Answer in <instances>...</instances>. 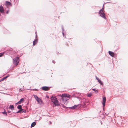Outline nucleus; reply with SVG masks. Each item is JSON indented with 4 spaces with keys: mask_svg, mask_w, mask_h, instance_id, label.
<instances>
[{
    "mask_svg": "<svg viewBox=\"0 0 128 128\" xmlns=\"http://www.w3.org/2000/svg\"><path fill=\"white\" fill-rule=\"evenodd\" d=\"M28 104V103H27V104Z\"/></svg>",
    "mask_w": 128,
    "mask_h": 128,
    "instance_id": "50",
    "label": "nucleus"
},
{
    "mask_svg": "<svg viewBox=\"0 0 128 128\" xmlns=\"http://www.w3.org/2000/svg\"><path fill=\"white\" fill-rule=\"evenodd\" d=\"M24 90V89H22V88H20L19 89V91L20 92H23Z\"/></svg>",
    "mask_w": 128,
    "mask_h": 128,
    "instance_id": "36",
    "label": "nucleus"
},
{
    "mask_svg": "<svg viewBox=\"0 0 128 128\" xmlns=\"http://www.w3.org/2000/svg\"><path fill=\"white\" fill-rule=\"evenodd\" d=\"M62 107L64 108H65V110H67L68 109V107H67L65 106H64V105H63L62 104Z\"/></svg>",
    "mask_w": 128,
    "mask_h": 128,
    "instance_id": "26",
    "label": "nucleus"
},
{
    "mask_svg": "<svg viewBox=\"0 0 128 128\" xmlns=\"http://www.w3.org/2000/svg\"><path fill=\"white\" fill-rule=\"evenodd\" d=\"M76 105H74V106L70 107H68V109H74L76 108Z\"/></svg>",
    "mask_w": 128,
    "mask_h": 128,
    "instance_id": "17",
    "label": "nucleus"
},
{
    "mask_svg": "<svg viewBox=\"0 0 128 128\" xmlns=\"http://www.w3.org/2000/svg\"><path fill=\"white\" fill-rule=\"evenodd\" d=\"M103 110H104V108H103Z\"/></svg>",
    "mask_w": 128,
    "mask_h": 128,
    "instance_id": "54",
    "label": "nucleus"
},
{
    "mask_svg": "<svg viewBox=\"0 0 128 128\" xmlns=\"http://www.w3.org/2000/svg\"><path fill=\"white\" fill-rule=\"evenodd\" d=\"M95 77L96 78V80L97 79V78H98L96 76H95Z\"/></svg>",
    "mask_w": 128,
    "mask_h": 128,
    "instance_id": "45",
    "label": "nucleus"
},
{
    "mask_svg": "<svg viewBox=\"0 0 128 128\" xmlns=\"http://www.w3.org/2000/svg\"><path fill=\"white\" fill-rule=\"evenodd\" d=\"M36 122H32L31 125V128H32L34 127L35 125H36Z\"/></svg>",
    "mask_w": 128,
    "mask_h": 128,
    "instance_id": "20",
    "label": "nucleus"
},
{
    "mask_svg": "<svg viewBox=\"0 0 128 128\" xmlns=\"http://www.w3.org/2000/svg\"><path fill=\"white\" fill-rule=\"evenodd\" d=\"M66 94H63L62 95L60 94L59 95V96L60 97V99H62V98H65V96H66Z\"/></svg>",
    "mask_w": 128,
    "mask_h": 128,
    "instance_id": "15",
    "label": "nucleus"
},
{
    "mask_svg": "<svg viewBox=\"0 0 128 128\" xmlns=\"http://www.w3.org/2000/svg\"><path fill=\"white\" fill-rule=\"evenodd\" d=\"M4 111L2 112V113L5 116H7L8 115L7 112H6V110L4 109Z\"/></svg>",
    "mask_w": 128,
    "mask_h": 128,
    "instance_id": "18",
    "label": "nucleus"
},
{
    "mask_svg": "<svg viewBox=\"0 0 128 128\" xmlns=\"http://www.w3.org/2000/svg\"><path fill=\"white\" fill-rule=\"evenodd\" d=\"M4 54L7 55H13L15 52L13 50V49L12 48H10L6 50L4 52Z\"/></svg>",
    "mask_w": 128,
    "mask_h": 128,
    "instance_id": "3",
    "label": "nucleus"
},
{
    "mask_svg": "<svg viewBox=\"0 0 128 128\" xmlns=\"http://www.w3.org/2000/svg\"><path fill=\"white\" fill-rule=\"evenodd\" d=\"M9 12H10V10H7L6 12V14H8L9 13Z\"/></svg>",
    "mask_w": 128,
    "mask_h": 128,
    "instance_id": "38",
    "label": "nucleus"
},
{
    "mask_svg": "<svg viewBox=\"0 0 128 128\" xmlns=\"http://www.w3.org/2000/svg\"><path fill=\"white\" fill-rule=\"evenodd\" d=\"M101 110H100V112H101Z\"/></svg>",
    "mask_w": 128,
    "mask_h": 128,
    "instance_id": "52",
    "label": "nucleus"
},
{
    "mask_svg": "<svg viewBox=\"0 0 128 128\" xmlns=\"http://www.w3.org/2000/svg\"><path fill=\"white\" fill-rule=\"evenodd\" d=\"M35 34L36 35V34H37V33L36 32H35Z\"/></svg>",
    "mask_w": 128,
    "mask_h": 128,
    "instance_id": "48",
    "label": "nucleus"
},
{
    "mask_svg": "<svg viewBox=\"0 0 128 128\" xmlns=\"http://www.w3.org/2000/svg\"><path fill=\"white\" fill-rule=\"evenodd\" d=\"M76 106V108L80 107L82 106V105L81 104H77Z\"/></svg>",
    "mask_w": 128,
    "mask_h": 128,
    "instance_id": "34",
    "label": "nucleus"
},
{
    "mask_svg": "<svg viewBox=\"0 0 128 128\" xmlns=\"http://www.w3.org/2000/svg\"><path fill=\"white\" fill-rule=\"evenodd\" d=\"M80 95H79L78 96H75V97L77 98L80 101L81 100V98H80Z\"/></svg>",
    "mask_w": 128,
    "mask_h": 128,
    "instance_id": "29",
    "label": "nucleus"
},
{
    "mask_svg": "<svg viewBox=\"0 0 128 128\" xmlns=\"http://www.w3.org/2000/svg\"><path fill=\"white\" fill-rule=\"evenodd\" d=\"M96 80H97L98 82L100 80L98 78H97V79H96Z\"/></svg>",
    "mask_w": 128,
    "mask_h": 128,
    "instance_id": "39",
    "label": "nucleus"
},
{
    "mask_svg": "<svg viewBox=\"0 0 128 128\" xmlns=\"http://www.w3.org/2000/svg\"><path fill=\"white\" fill-rule=\"evenodd\" d=\"M10 76V74H8L6 76H4V77L3 78H2L0 80V82H1V81H2L3 80H4L6 79L8 77H9Z\"/></svg>",
    "mask_w": 128,
    "mask_h": 128,
    "instance_id": "12",
    "label": "nucleus"
},
{
    "mask_svg": "<svg viewBox=\"0 0 128 128\" xmlns=\"http://www.w3.org/2000/svg\"><path fill=\"white\" fill-rule=\"evenodd\" d=\"M26 110H25V109H22L19 110H18L17 112H14V113L15 114H18L19 113H23V112L25 113H26Z\"/></svg>",
    "mask_w": 128,
    "mask_h": 128,
    "instance_id": "9",
    "label": "nucleus"
},
{
    "mask_svg": "<svg viewBox=\"0 0 128 128\" xmlns=\"http://www.w3.org/2000/svg\"><path fill=\"white\" fill-rule=\"evenodd\" d=\"M1 13H2V14L3 15H4V14H5V12H4V11H3V12H2Z\"/></svg>",
    "mask_w": 128,
    "mask_h": 128,
    "instance_id": "42",
    "label": "nucleus"
},
{
    "mask_svg": "<svg viewBox=\"0 0 128 128\" xmlns=\"http://www.w3.org/2000/svg\"><path fill=\"white\" fill-rule=\"evenodd\" d=\"M100 121V123H101V124L102 125V121L101 120Z\"/></svg>",
    "mask_w": 128,
    "mask_h": 128,
    "instance_id": "44",
    "label": "nucleus"
},
{
    "mask_svg": "<svg viewBox=\"0 0 128 128\" xmlns=\"http://www.w3.org/2000/svg\"><path fill=\"white\" fill-rule=\"evenodd\" d=\"M6 5L7 6H12V4L10 2L6 1Z\"/></svg>",
    "mask_w": 128,
    "mask_h": 128,
    "instance_id": "14",
    "label": "nucleus"
},
{
    "mask_svg": "<svg viewBox=\"0 0 128 128\" xmlns=\"http://www.w3.org/2000/svg\"><path fill=\"white\" fill-rule=\"evenodd\" d=\"M4 32L6 34H8V31L6 29H4Z\"/></svg>",
    "mask_w": 128,
    "mask_h": 128,
    "instance_id": "25",
    "label": "nucleus"
},
{
    "mask_svg": "<svg viewBox=\"0 0 128 128\" xmlns=\"http://www.w3.org/2000/svg\"><path fill=\"white\" fill-rule=\"evenodd\" d=\"M38 38H35L34 39V40L33 42V45L34 46L38 42Z\"/></svg>",
    "mask_w": 128,
    "mask_h": 128,
    "instance_id": "13",
    "label": "nucleus"
},
{
    "mask_svg": "<svg viewBox=\"0 0 128 128\" xmlns=\"http://www.w3.org/2000/svg\"><path fill=\"white\" fill-rule=\"evenodd\" d=\"M104 5H103L102 8L100 10L98 13L100 17L107 20V19L104 13L105 12L104 8L103 9H102Z\"/></svg>",
    "mask_w": 128,
    "mask_h": 128,
    "instance_id": "2",
    "label": "nucleus"
},
{
    "mask_svg": "<svg viewBox=\"0 0 128 128\" xmlns=\"http://www.w3.org/2000/svg\"><path fill=\"white\" fill-rule=\"evenodd\" d=\"M19 0H15V1H16V2H17V4H18V2H19Z\"/></svg>",
    "mask_w": 128,
    "mask_h": 128,
    "instance_id": "41",
    "label": "nucleus"
},
{
    "mask_svg": "<svg viewBox=\"0 0 128 128\" xmlns=\"http://www.w3.org/2000/svg\"><path fill=\"white\" fill-rule=\"evenodd\" d=\"M4 11V8L3 6H2V7H1L0 8V12L2 13Z\"/></svg>",
    "mask_w": 128,
    "mask_h": 128,
    "instance_id": "23",
    "label": "nucleus"
},
{
    "mask_svg": "<svg viewBox=\"0 0 128 128\" xmlns=\"http://www.w3.org/2000/svg\"><path fill=\"white\" fill-rule=\"evenodd\" d=\"M62 100V102L64 103V104H65L66 101L68 100V99H66V98H62V99H61Z\"/></svg>",
    "mask_w": 128,
    "mask_h": 128,
    "instance_id": "16",
    "label": "nucleus"
},
{
    "mask_svg": "<svg viewBox=\"0 0 128 128\" xmlns=\"http://www.w3.org/2000/svg\"><path fill=\"white\" fill-rule=\"evenodd\" d=\"M108 3H111V2H108Z\"/></svg>",
    "mask_w": 128,
    "mask_h": 128,
    "instance_id": "53",
    "label": "nucleus"
},
{
    "mask_svg": "<svg viewBox=\"0 0 128 128\" xmlns=\"http://www.w3.org/2000/svg\"><path fill=\"white\" fill-rule=\"evenodd\" d=\"M24 101V98H21L20 100L18 102L15 103V105H16L17 104H20L22 103H23Z\"/></svg>",
    "mask_w": 128,
    "mask_h": 128,
    "instance_id": "11",
    "label": "nucleus"
},
{
    "mask_svg": "<svg viewBox=\"0 0 128 128\" xmlns=\"http://www.w3.org/2000/svg\"><path fill=\"white\" fill-rule=\"evenodd\" d=\"M66 96H65V98H66V99H68V100L69 99V98L70 97V95L68 94H66Z\"/></svg>",
    "mask_w": 128,
    "mask_h": 128,
    "instance_id": "21",
    "label": "nucleus"
},
{
    "mask_svg": "<svg viewBox=\"0 0 128 128\" xmlns=\"http://www.w3.org/2000/svg\"><path fill=\"white\" fill-rule=\"evenodd\" d=\"M4 54V52L0 53V57L2 56Z\"/></svg>",
    "mask_w": 128,
    "mask_h": 128,
    "instance_id": "35",
    "label": "nucleus"
},
{
    "mask_svg": "<svg viewBox=\"0 0 128 128\" xmlns=\"http://www.w3.org/2000/svg\"><path fill=\"white\" fill-rule=\"evenodd\" d=\"M33 96L34 98L37 101L38 103V104H41L42 102V100L40 98L36 95L35 94H34Z\"/></svg>",
    "mask_w": 128,
    "mask_h": 128,
    "instance_id": "5",
    "label": "nucleus"
},
{
    "mask_svg": "<svg viewBox=\"0 0 128 128\" xmlns=\"http://www.w3.org/2000/svg\"><path fill=\"white\" fill-rule=\"evenodd\" d=\"M58 53H59V52H57L56 53V54H58Z\"/></svg>",
    "mask_w": 128,
    "mask_h": 128,
    "instance_id": "47",
    "label": "nucleus"
},
{
    "mask_svg": "<svg viewBox=\"0 0 128 128\" xmlns=\"http://www.w3.org/2000/svg\"><path fill=\"white\" fill-rule=\"evenodd\" d=\"M50 99L51 100V101L52 102L53 107H55L58 106H60L62 105V104L61 103H59L58 100L55 96L54 97L53 96H52Z\"/></svg>",
    "mask_w": 128,
    "mask_h": 128,
    "instance_id": "1",
    "label": "nucleus"
},
{
    "mask_svg": "<svg viewBox=\"0 0 128 128\" xmlns=\"http://www.w3.org/2000/svg\"><path fill=\"white\" fill-rule=\"evenodd\" d=\"M13 64L16 66H17L19 63V58L18 57H16L14 58L13 59Z\"/></svg>",
    "mask_w": 128,
    "mask_h": 128,
    "instance_id": "4",
    "label": "nucleus"
},
{
    "mask_svg": "<svg viewBox=\"0 0 128 128\" xmlns=\"http://www.w3.org/2000/svg\"><path fill=\"white\" fill-rule=\"evenodd\" d=\"M51 87V86L50 87L48 86H44L41 87L40 89L43 90L47 91L50 90V88Z\"/></svg>",
    "mask_w": 128,
    "mask_h": 128,
    "instance_id": "7",
    "label": "nucleus"
},
{
    "mask_svg": "<svg viewBox=\"0 0 128 128\" xmlns=\"http://www.w3.org/2000/svg\"><path fill=\"white\" fill-rule=\"evenodd\" d=\"M67 44V46H68V44Z\"/></svg>",
    "mask_w": 128,
    "mask_h": 128,
    "instance_id": "51",
    "label": "nucleus"
},
{
    "mask_svg": "<svg viewBox=\"0 0 128 128\" xmlns=\"http://www.w3.org/2000/svg\"><path fill=\"white\" fill-rule=\"evenodd\" d=\"M37 36V34H36V37Z\"/></svg>",
    "mask_w": 128,
    "mask_h": 128,
    "instance_id": "46",
    "label": "nucleus"
},
{
    "mask_svg": "<svg viewBox=\"0 0 128 128\" xmlns=\"http://www.w3.org/2000/svg\"><path fill=\"white\" fill-rule=\"evenodd\" d=\"M108 53L111 56L114 58L115 59L116 58L117 54L116 53H115L114 52L110 51H108Z\"/></svg>",
    "mask_w": 128,
    "mask_h": 128,
    "instance_id": "6",
    "label": "nucleus"
},
{
    "mask_svg": "<svg viewBox=\"0 0 128 128\" xmlns=\"http://www.w3.org/2000/svg\"><path fill=\"white\" fill-rule=\"evenodd\" d=\"M8 108L12 110H14V109L13 105H10L9 106Z\"/></svg>",
    "mask_w": 128,
    "mask_h": 128,
    "instance_id": "19",
    "label": "nucleus"
},
{
    "mask_svg": "<svg viewBox=\"0 0 128 128\" xmlns=\"http://www.w3.org/2000/svg\"><path fill=\"white\" fill-rule=\"evenodd\" d=\"M26 90H34H34H38V89H37L36 88H34V89H30V88H28V89L27 88L26 89Z\"/></svg>",
    "mask_w": 128,
    "mask_h": 128,
    "instance_id": "32",
    "label": "nucleus"
},
{
    "mask_svg": "<svg viewBox=\"0 0 128 128\" xmlns=\"http://www.w3.org/2000/svg\"><path fill=\"white\" fill-rule=\"evenodd\" d=\"M106 101V98L105 96H104L102 97V106L104 107L105 106V103Z\"/></svg>",
    "mask_w": 128,
    "mask_h": 128,
    "instance_id": "8",
    "label": "nucleus"
},
{
    "mask_svg": "<svg viewBox=\"0 0 128 128\" xmlns=\"http://www.w3.org/2000/svg\"><path fill=\"white\" fill-rule=\"evenodd\" d=\"M104 90V89H103V90Z\"/></svg>",
    "mask_w": 128,
    "mask_h": 128,
    "instance_id": "55",
    "label": "nucleus"
},
{
    "mask_svg": "<svg viewBox=\"0 0 128 128\" xmlns=\"http://www.w3.org/2000/svg\"><path fill=\"white\" fill-rule=\"evenodd\" d=\"M75 96H76V94L74 93L72 94V96H71L72 97H75Z\"/></svg>",
    "mask_w": 128,
    "mask_h": 128,
    "instance_id": "37",
    "label": "nucleus"
},
{
    "mask_svg": "<svg viewBox=\"0 0 128 128\" xmlns=\"http://www.w3.org/2000/svg\"><path fill=\"white\" fill-rule=\"evenodd\" d=\"M62 29V32L63 36L64 37H65L66 38V37L65 36L66 34V32H64V27L63 25H62L61 26Z\"/></svg>",
    "mask_w": 128,
    "mask_h": 128,
    "instance_id": "10",
    "label": "nucleus"
},
{
    "mask_svg": "<svg viewBox=\"0 0 128 128\" xmlns=\"http://www.w3.org/2000/svg\"><path fill=\"white\" fill-rule=\"evenodd\" d=\"M10 1L12 2H13L14 4H15L16 3L15 0H10Z\"/></svg>",
    "mask_w": 128,
    "mask_h": 128,
    "instance_id": "30",
    "label": "nucleus"
},
{
    "mask_svg": "<svg viewBox=\"0 0 128 128\" xmlns=\"http://www.w3.org/2000/svg\"><path fill=\"white\" fill-rule=\"evenodd\" d=\"M22 106L20 105H18L17 106V108L18 110L23 109L22 108Z\"/></svg>",
    "mask_w": 128,
    "mask_h": 128,
    "instance_id": "22",
    "label": "nucleus"
},
{
    "mask_svg": "<svg viewBox=\"0 0 128 128\" xmlns=\"http://www.w3.org/2000/svg\"><path fill=\"white\" fill-rule=\"evenodd\" d=\"M92 90L94 91L96 94L98 93V91L96 88H93Z\"/></svg>",
    "mask_w": 128,
    "mask_h": 128,
    "instance_id": "24",
    "label": "nucleus"
},
{
    "mask_svg": "<svg viewBox=\"0 0 128 128\" xmlns=\"http://www.w3.org/2000/svg\"><path fill=\"white\" fill-rule=\"evenodd\" d=\"M46 97L48 99L49 98V96H48L47 95H46Z\"/></svg>",
    "mask_w": 128,
    "mask_h": 128,
    "instance_id": "40",
    "label": "nucleus"
},
{
    "mask_svg": "<svg viewBox=\"0 0 128 128\" xmlns=\"http://www.w3.org/2000/svg\"><path fill=\"white\" fill-rule=\"evenodd\" d=\"M1 16V14H0V16Z\"/></svg>",
    "mask_w": 128,
    "mask_h": 128,
    "instance_id": "49",
    "label": "nucleus"
},
{
    "mask_svg": "<svg viewBox=\"0 0 128 128\" xmlns=\"http://www.w3.org/2000/svg\"><path fill=\"white\" fill-rule=\"evenodd\" d=\"M26 90H34H34H38V89H37L36 88H34V89H30V88H28V89L27 88L26 89Z\"/></svg>",
    "mask_w": 128,
    "mask_h": 128,
    "instance_id": "33",
    "label": "nucleus"
},
{
    "mask_svg": "<svg viewBox=\"0 0 128 128\" xmlns=\"http://www.w3.org/2000/svg\"><path fill=\"white\" fill-rule=\"evenodd\" d=\"M98 82L103 87V86L104 85V84L103 82L101 81V80L99 82Z\"/></svg>",
    "mask_w": 128,
    "mask_h": 128,
    "instance_id": "27",
    "label": "nucleus"
},
{
    "mask_svg": "<svg viewBox=\"0 0 128 128\" xmlns=\"http://www.w3.org/2000/svg\"><path fill=\"white\" fill-rule=\"evenodd\" d=\"M108 114H106V115H108Z\"/></svg>",
    "mask_w": 128,
    "mask_h": 128,
    "instance_id": "57",
    "label": "nucleus"
},
{
    "mask_svg": "<svg viewBox=\"0 0 128 128\" xmlns=\"http://www.w3.org/2000/svg\"><path fill=\"white\" fill-rule=\"evenodd\" d=\"M52 63H54V64H55V62H55V61H54V60H53V61H52Z\"/></svg>",
    "mask_w": 128,
    "mask_h": 128,
    "instance_id": "43",
    "label": "nucleus"
},
{
    "mask_svg": "<svg viewBox=\"0 0 128 128\" xmlns=\"http://www.w3.org/2000/svg\"><path fill=\"white\" fill-rule=\"evenodd\" d=\"M7 112L8 113V114H9V115H11L14 112H12L11 111H10V110H7Z\"/></svg>",
    "mask_w": 128,
    "mask_h": 128,
    "instance_id": "28",
    "label": "nucleus"
},
{
    "mask_svg": "<svg viewBox=\"0 0 128 128\" xmlns=\"http://www.w3.org/2000/svg\"><path fill=\"white\" fill-rule=\"evenodd\" d=\"M92 94L91 92H90L88 94L87 96L88 97H90L92 96Z\"/></svg>",
    "mask_w": 128,
    "mask_h": 128,
    "instance_id": "31",
    "label": "nucleus"
},
{
    "mask_svg": "<svg viewBox=\"0 0 128 128\" xmlns=\"http://www.w3.org/2000/svg\"><path fill=\"white\" fill-rule=\"evenodd\" d=\"M105 114H106V113H105Z\"/></svg>",
    "mask_w": 128,
    "mask_h": 128,
    "instance_id": "56",
    "label": "nucleus"
}]
</instances>
